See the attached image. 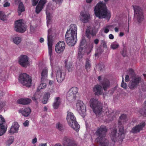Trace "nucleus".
I'll return each mask as SVG.
<instances>
[{
  "label": "nucleus",
  "mask_w": 146,
  "mask_h": 146,
  "mask_svg": "<svg viewBox=\"0 0 146 146\" xmlns=\"http://www.w3.org/2000/svg\"><path fill=\"white\" fill-rule=\"evenodd\" d=\"M127 121L126 115L124 114H121L118 121L119 131L117 135V129L115 128L112 129L110 133L111 138L113 142L116 141L117 140L121 141L124 138L125 132L123 129V124L126 123Z\"/></svg>",
  "instance_id": "nucleus-1"
},
{
  "label": "nucleus",
  "mask_w": 146,
  "mask_h": 146,
  "mask_svg": "<svg viewBox=\"0 0 146 146\" xmlns=\"http://www.w3.org/2000/svg\"><path fill=\"white\" fill-rule=\"evenodd\" d=\"M107 129L105 126L102 125L98 127L95 133L98 136L96 141L100 146H114V143H110L108 139L106 138Z\"/></svg>",
  "instance_id": "nucleus-2"
},
{
  "label": "nucleus",
  "mask_w": 146,
  "mask_h": 146,
  "mask_svg": "<svg viewBox=\"0 0 146 146\" xmlns=\"http://www.w3.org/2000/svg\"><path fill=\"white\" fill-rule=\"evenodd\" d=\"M96 16L99 19L105 18L109 20L111 17L110 13L107 9L106 4L102 2L98 3L94 9Z\"/></svg>",
  "instance_id": "nucleus-3"
},
{
  "label": "nucleus",
  "mask_w": 146,
  "mask_h": 146,
  "mask_svg": "<svg viewBox=\"0 0 146 146\" xmlns=\"http://www.w3.org/2000/svg\"><path fill=\"white\" fill-rule=\"evenodd\" d=\"M66 119L69 125L71 127L77 131H79L80 126L77 122L76 118L72 113L68 112Z\"/></svg>",
  "instance_id": "nucleus-4"
},
{
  "label": "nucleus",
  "mask_w": 146,
  "mask_h": 146,
  "mask_svg": "<svg viewBox=\"0 0 146 146\" xmlns=\"http://www.w3.org/2000/svg\"><path fill=\"white\" fill-rule=\"evenodd\" d=\"M90 104V107L93 109L94 112L96 115H100L102 113V104L98 102L97 99L94 98L91 99Z\"/></svg>",
  "instance_id": "nucleus-5"
},
{
  "label": "nucleus",
  "mask_w": 146,
  "mask_h": 146,
  "mask_svg": "<svg viewBox=\"0 0 146 146\" xmlns=\"http://www.w3.org/2000/svg\"><path fill=\"white\" fill-rule=\"evenodd\" d=\"M77 34L67 31L65 36L66 41L70 46H74L77 41Z\"/></svg>",
  "instance_id": "nucleus-6"
},
{
  "label": "nucleus",
  "mask_w": 146,
  "mask_h": 146,
  "mask_svg": "<svg viewBox=\"0 0 146 146\" xmlns=\"http://www.w3.org/2000/svg\"><path fill=\"white\" fill-rule=\"evenodd\" d=\"M19 82L23 85L29 87L32 84V79L30 76L26 73L21 74L19 79Z\"/></svg>",
  "instance_id": "nucleus-7"
},
{
  "label": "nucleus",
  "mask_w": 146,
  "mask_h": 146,
  "mask_svg": "<svg viewBox=\"0 0 146 146\" xmlns=\"http://www.w3.org/2000/svg\"><path fill=\"white\" fill-rule=\"evenodd\" d=\"M134 11V19L139 23L141 22L143 19V16L142 10L138 6H133Z\"/></svg>",
  "instance_id": "nucleus-8"
},
{
  "label": "nucleus",
  "mask_w": 146,
  "mask_h": 146,
  "mask_svg": "<svg viewBox=\"0 0 146 146\" xmlns=\"http://www.w3.org/2000/svg\"><path fill=\"white\" fill-rule=\"evenodd\" d=\"M48 45V48L49 56L50 61L51 64L52 62L51 56L52 55V47L53 43V37L52 36V29H50L48 31V34L47 36Z\"/></svg>",
  "instance_id": "nucleus-9"
},
{
  "label": "nucleus",
  "mask_w": 146,
  "mask_h": 146,
  "mask_svg": "<svg viewBox=\"0 0 146 146\" xmlns=\"http://www.w3.org/2000/svg\"><path fill=\"white\" fill-rule=\"evenodd\" d=\"M76 109L79 113L83 117L86 115V108L82 101L78 100L76 104Z\"/></svg>",
  "instance_id": "nucleus-10"
},
{
  "label": "nucleus",
  "mask_w": 146,
  "mask_h": 146,
  "mask_svg": "<svg viewBox=\"0 0 146 146\" xmlns=\"http://www.w3.org/2000/svg\"><path fill=\"white\" fill-rule=\"evenodd\" d=\"M18 62L19 64L22 67L26 68L30 64L29 58L26 55H21L18 58Z\"/></svg>",
  "instance_id": "nucleus-11"
},
{
  "label": "nucleus",
  "mask_w": 146,
  "mask_h": 146,
  "mask_svg": "<svg viewBox=\"0 0 146 146\" xmlns=\"http://www.w3.org/2000/svg\"><path fill=\"white\" fill-rule=\"evenodd\" d=\"M15 30L17 32L23 33L26 30V28L22 20H20L15 21Z\"/></svg>",
  "instance_id": "nucleus-12"
},
{
  "label": "nucleus",
  "mask_w": 146,
  "mask_h": 146,
  "mask_svg": "<svg viewBox=\"0 0 146 146\" xmlns=\"http://www.w3.org/2000/svg\"><path fill=\"white\" fill-rule=\"evenodd\" d=\"M78 89L76 87L71 88L67 93L66 98L69 101L75 100L76 97V94L78 93Z\"/></svg>",
  "instance_id": "nucleus-13"
},
{
  "label": "nucleus",
  "mask_w": 146,
  "mask_h": 146,
  "mask_svg": "<svg viewBox=\"0 0 146 146\" xmlns=\"http://www.w3.org/2000/svg\"><path fill=\"white\" fill-rule=\"evenodd\" d=\"M141 81V78L139 76H135L132 77L129 84V88L131 90L134 89L138 86Z\"/></svg>",
  "instance_id": "nucleus-14"
},
{
  "label": "nucleus",
  "mask_w": 146,
  "mask_h": 146,
  "mask_svg": "<svg viewBox=\"0 0 146 146\" xmlns=\"http://www.w3.org/2000/svg\"><path fill=\"white\" fill-rule=\"evenodd\" d=\"M146 124L145 122L142 121L139 124L134 127L131 130L130 132L136 134L142 131L145 127Z\"/></svg>",
  "instance_id": "nucleus-15"
},
{
  "label": "nucleus",
  "mask_w": 146,
  "mask_h": 146,
  "mask_svg": "<svg viewBox=\"0 0 146 146\" xmlns=\"http://www.w3.org/2000/svg\"><path fill=\"white\" fill-rule=\"evenodd\" d=\"M62 144L63 146H78L73 140L66 137L64 138Z\"/></svg>",
  "instance_id": "nucleus-16"
},
{
  "label": "nucleus",
  "mask_w": 146,
  "mask_h": 146,
  "mask_svg": "<svg viewBox=\"0 0 146 146\" xmlns=\"http://www.w3.org/2000/svg\"><path fill=\"white\" fill-rule=\"evenodd\" d=\"M65 45L64 41H59L56 45L55 47L56 52L58 53L62 52L65 49Z\"/></svg>",
  "instance_id": "nucleus-17"
},
{
  "label": "nucleus",
  "mask_w": 146,
  "mask_h": 146,
  "mask_svg": "<svg viewBox=\"0 0 146 146\" xmlns=\"http://www.w3.org/2000/svg\"><path fill=\"white\" fill-rule=\"evenodd\" d=\"M56 76L57 82L58 83H60L64 79L65 74L63 72L62 69L60 68L57 71Z\"/></svg>",
  "instance_id": "nucleus-18"
},
{
  "label": "nucleus",
  "mask_w": 146,
  "mask_h": 146,
  "mask_svg": "<svg viewBox=\"0 0 146 146\" xmlns=\"http://www.w3.org/2000/svg\"><path fill=\"white\" fill-rule=\"evenodd\" d=\"M0 118L1 120L0 121V136H1L5 132L7 128L4 125L5 121L4 118L1 115H0Z\"/></svg>",
  "instance_id": "nucleus-19"
},
{
  "label": "nucleus",
  "mask_w": 146,
  "mask_h": 146,
  "mask_svg": "<svg viewBox=\"0 0 146 146\" xmlns=\"http://www.w3.org/2000/svg\"><path fill=\"white\" fill-rule=\"evenodd\" d=\"M86 42L84 38H82V39L80 44V48H81L83 50H85L90 52L91 51L92 48H93V46L92 44H91L89 45L86 48L85 46V45H86Z\"/></svg>",
  "instance_id": "nucleus-20"
},
{
  "label": "nucleus",
  "mask_w": 146,
  "mask_h": 146,
  "mask_svg": "<svg viewBox=\"0 0 146 146\" xmlns=\"http://www.w3.org/2000/svg\"><path fill=\"white\" fill-rule=\"evenodd\" d=\"M90 16L88 13L82 12L80 16V20L84 23H87L89 21Z\"/></svg>",
  "instance_id": "nucleus-21"
},
{
  "label": "nucleus",
  "mask_w": 146,
  "mask_h": 146,
  "mask_svg": "<svg viewBox=\"0 0 146 146\" xmlns=\"http://www.w3.org/2000/svg\"><path fill=\"white\" fill-rule=\"evenodd\" d=\"M48 68L47 67L43 68L41 70V80L45 81L47 79L48 76Z\"/></svg>",
  "instance_id": "nucleus-22"
},
{
  "label": "nucleus",
  "mask_w": 146,
  "mask_h": 146,
  "mask_svg": "<svg viewBox=\"0 0 146 146\" xmlns=\"http://www.w3.org/2000/svg\"><path fill=\"white\" fill-rule=\"evenodd\" d=\"M51 5L48 3L47 6L46 11L47 19V25L48 27L50 24V17L49 11L51 10L52 9L51 7Z\"/></svg>",
  "instance_id": "nucleus-23"
},
{
  "label": "nucleus",
  "mask_w": 146,
  "mask_h": 146,
  "mask_svg": "<svg viewBox=\"0 0 146 146\" xmlns=\"http://www.w3.org/2000/svg\"><path fill=\"white\" fill-rule=\"evenodd\" d=\"M19 126V125L17 122H14L9 131V132L11 134L17 133Z\"/></svg>",
  "instance_id": "nucleus-24"
},
{
  "label": "nucleus",
  "mask_w": 146,
  "mask_h": 146,
  "mask_svg": "<svg viewBox=\"0 0 146 146\" xmlns=\"http://www.w3.org/2000/svg\"><path fill=\"white\" fill-rule=\"evenodd\" d=\"M93 90L95 94L98 96L101 95L103 92L102 86L99 85H97L95 86L93 88Z\"/></svg>",
  "instance_id": "nucleus-25"
},
{
  "label": "nucleus",
  "mask_w": 146,
  "mask_h": 146,
  "mask_svg": "<svg viewBox=\"0 0 146 146\" xmlns=\"http://www.w3.org/2000/svg\"><path fill=\"white\" fill-rule=\"evenodd\" d=\"M61 102V100L60 97H55L54 98V102L52 104V106L54 109H57L60 105Z\"/></svg>",
  "instance_id": "nucleus-26"
},
{
  "label": "nucleus",
  "mask_w": 146,
  "mask_h": 146,
  "mask_svg": "<svg viewBox=\"0 0 146 146\" xmlns=\"http://www.w3.org/2000/svg\"><path fill=\"white\" fill-rule=\"evenodd\" d=\"M31 110L29 108H27L24 109H20L19 112L21 113L22 115L25 117H27L31 113Z\"/></svg>",
  "instance_id": "nucleus-27"
},
{
  "label": "nucleus",
  "mask_w": 146,
  "mask_h": 146,
  "mask_svg": "<svg viewBox=\"0 0 146 146\" xmlns=\"http://www.w3.org/2000/svg\"><path fill=\"white\" fill-rule=\"evenodd\" d=\"M101 84L103 87L104 90L106 91L107 89L109 88L110 85L109 80L106 79H104L103 81L101 82Z\"/></svg>",
  "instance_id": "nucleus-28"
},
{
  "label": "nucleus",
  "mask_w": 146,
  "mask_h": 146,
  "mask_svg": "<svg viewBox=\"0 0 146 146\" xmlns=\"http://www.w3.org/2000/svg\"><path fill=\"white\" fill-rule=\"evenodd\" d=\"M31 102V100L29 98H21L18 100L17 103L21 104L26 105L29 104Z\"/></svg>",
  "instance_id": "nucleus-29"
},
{
  "label": "nucleus",
  "mask_w": 146,
  "mask_h": 146,
  "mask_svg": "<svg viewBox=\"0 0 146 146\" xmlns=\"http://www.w3.org/2000/svg\"><path fill=\"white\" fill-rule=\"evenodd\" d=\"M106 113L107 115L108 116L109 118L108 120L109 121H111L114 118V112L111 109H110L108 110V111L106 112Z\"/></svg>",
  "instance_id": "nucleus-30"
},
{
  "label": "nucleus",
  "mask_w": 146,
  "mask_h": 146,
  "mask_svg": "<svg viewBox=\"0 0 146 146\" xmlns=\"http://www.w3.org/2000/svg\"><path fill=\"white\" fill-rule=\"evenodd\" d=\"M89 52L85 50H83L81 48H79L78 50V59L79 60H80L83 57V55L85 52L88 53Z\"/></svg>",
  "instance_id": "nucleus-31"
},
{
  "label": "nucleus",
  "mask_w": 146,
  "mask_h": 146,
  "mask_svg": "<svg viewBox=\"0 0 146 146\" xmlns=\"http://www.w3.org/2000/svg\"><path fill=\"white\" fill-rule=\"evenodd\" d=\"M96 34L95 31L92 28L89 27H88L86 31V35L88 36L90 35H91L92 36L95 35Z\"/></svg>",
  "instance_id": "nucleus-32"
},
{
  "label": "nucleus",
  "mask_w": 146,
  "mask_h": 146,
  "mask_svg": "<svg viewBox=\"0 0 146 146\" xmlns=\"http://www.w3.org/2000/svg\"><path fill=\"white\" fill-rule=\"evenodd\" d=\"M77 27L76 25L72 24L70 25V28L67 31H70L72 32L77 34Z\"/></svg>",
  "instance_id": "nucleus-33"
},
{
  "label": "nucleus",
  "mask_w": 146,
  "mask_h": 146,
  "mask_svg": "<svg viewBox=\"0 0 146 146\" xmlns=\"http://www.w3.org/2000/svg\"><path fill=\"white\" fill-rule=\"evenodd\" d=\"M25 11V8L23 3H21L19 5L18 9V13L19 15H20L21 12Z\"/></svg>",
  "instance_id": "nucleus-34"
},
{
  "label": "nucleus",
  "mask_w": 146,
  "mask_h": 146,
  "mask_svg": "<svg viewBox=\"0 0 146 146\" xmlns=\"http://www.w3.org/2000/svg\"><path fill=\"white\" fill-rule=\"evenodd\" d=\"M13 41L14 43L18 45L21 42V38L19 37H15L13 38Z\"/></svg>",
  "instance_id": "nucleus-35"
},
{
  "label": "nucleus",
  "mask_w": 146,
  "mask_h": 146,
  "mask_svg": "<svg viewBox=\"0 0 146 146\" xmlns=\"http://www.w3.org/2000/svg\"><path fill=\"white\" fill-rule=\"evenodd\" d=\"M91 67V64L90 60L87 58L86 59L85 64V68L87 71L90 70Z\"/></svg>",
  "instance_id": "nucleus-36"
},
{
  "label": "nucleus",
  "mask_w": 146,
  "mask_h": 146,
  "mask_svg": "<svg viewBox=\"0 0 146 146\" xmlns=\"http://www.w3.org/2000/svg\"><path fill=\"white\" fill-rule=\"evenodd\" d=\"M14 137H11L6 142V145L7 146H9L13 142Z\"/></svg>",
  "instance_id": "nucleus-37"
},
{
  "label": "nucleus",
  "mask_w": 146,
  "mask_h": 146,
  "mask_svg": "<svg viewBox=\"0 0 146 146\" xmlns=\"http://www.w3.org/2000/svg\"><path fill=\"white\" fill-rule=\"evenodd\" d=\"M0 19L3 21L6 19V16L4 13L2 11H0Z\"/></svg>",
  "instance_id": "nucleus-38"
},
{
  "label": "nucleus",
  "mask_w": 146,
  "mask_h": 146,
  "mask_svg": "<svg viewBox=\"0 0 146 146\" xmlns=\"http://www.w3.org/2000/svg\"><path fill=\"white\" fill-rule=\"evenodd\" d=\"M127 73L128 75H129L130 76L132 77H134L135 75V73L134 71L132 69H130L127 71Z\"/></svg>",
  "instance_id": "nucleus-39"
},
{
  "label": "nucleus",
  "mask_w": 146,
  "mask_h": 146,
  "mask_svg": "<svg viewBox=\"0 0 146 146\" xmlns=\"http://www.w3.org/2000/svg\"><path fill=\"white\" fill-rule=\"evenodd\" d=\"M40 96L38 94V92H36L33 95L32 98V99L33 100H36L40 98Z\"/></svg>",
  "instance_id": "nucleus-40"
},
{
  "label": "nucleus",
  "mask_w": 146,
  "mask_h": 146,
  "mask_svg": "<svg viewBox=\"0 0 146 146\" xmlns=\"http://www.w3.org/2000/svg\"><path fill=\"white\" fill-rule=\"evenodd\" d=\"M119 45L118 43L115 42L112 43L111 44V48L112 49H115L117 48Z\"/></svg>",
  "instance_id": "nucleus-41"
},
{
  "label": "nucleus",
  "mask_w": 146,
  "mask_h": 146,
  "mask_svg": "<svg viewBox=\"0 0 146 146\" xmlns=\"http://www.w3.org/2000/svg\"><path fill=\"white\" fill-rule=\"evenodd\" d=\"M46 0H40L38 5L44 8V5L46 3Z\"/></svg>",
  "instance_id": "nucleus-42"
},
{
  "label": "nucleus",
  "mask_w": 146,
  "mask_h": 146,
  "mask_svg": "<svg viewBox=\"0 0 146 146\" xmlns=\"http://www.w3.org/2000/svg\"><path fill=\"white\" fill-rule=\"evenodd\" d=\"M46 86V84L45 83H41L38 87V89L40 90L41 89L45 88Z\"/></svg>",
  "instance_id": "nucleus-43"
},
{
  "label": "nucleus",
  "mask_w": 146,
  "mask_h": 146,
  "mask_svg": "<svg viewBox=\"0 0 146 146\" xmlns=\"http://www.w3.org/2000/svg\"><path fill=\"white\" fill-rule=\"evenodd\" d=\"M56 127L60 131H62L64 129V127L60 123H57L56 125Z\"/></svg>",
  "instance_id": "nucleus-44"
},
{
  "label": "nucleus",
  "mask_w": 146,
  "mask_h": 146,
  "mask_svg": "<svg viewBox=\"0 0 146 146\" xmlns=\"http://www.w3.org/2000/svg\"><path fill=\"white\" fill-rule=\"evenodd\" d=\"M43 7H41L40 5H38L36 6V12L37 14L39 13L43 8Z\"/></svg>",
  "instance_id": "nucleus-45"
},
{
  "label": "nucleus",
  "mask_w": 146,
  "mask_h": 146,
  "mask_svg": "<svg viewBox=\"0 0 146 146\" xmlns=\"http://www.w3.org/2000/svg\"><path fill=\"white\" fill-rule=\"evenodd\" d=\"M121 86L125 89H126L127 88V84L125 83L124 82V78L123 76H122V80L121 84Z\"/></svg>",
  "instance_id": "nucleus-46"
},
{
  "label": "nucleus",
  "mask_w": 146,
  "mask_h": 146,
  "mask_svg": "<svg viewBox=\"0 0 146 146\" xmlns=\"http://www.w3.org/2000/svg\"><path fill=\"white\" fill-rule=\"evenodd\" d=\"M139 113L142 115L146 116V109L145 108H143L140 110Z\"/></svg>",
  "instance_id": "nucleus-47"
},
{
  "label": "nucleus",
  "mask_w": 146,
  "mask_h": 146,
  "mask_svg": "<svg viewBox=\"0 0 146 146\" xmlns=\"http://www.w3.org/2000/svg\"><path fill=\"white\" fill-rule=\"evenodd\" d=\"M113 26V25L108 26L104 28V31L105 33H107L109 32V28L110 27H112Z\"/></svg>",
  "instance_id": "nucleus-48"
},
{
  "label": "nucleus",
  "mask_w": 146,
  "mask_h": 146,
  "mask_svg": "<svg viewBox=\"0 0 146 146\" xmlns=\"http://www.w3.org/2000/svg\"><path fill=\"white\" fill-rule=\"evenodd\" d=\"M8 0H4L3 4L4 7H7L10 6V3L8 2Z\"/></svg>",
  "instance_id": "nucleus-49"
},
{
  "label": "nucleus",
  "mask_w": 146,
  "mask_h": 146,
  "mask_svg": "<svg viewBox=\"0 0 146 146\" xmlns=\"http://www.w3.org/2000/svg\"><path fill=\"white\" fill-rule=\"evenodd\" d=\"M65 66L68 69H69L72 66V63L71 62H69V64H67V61H65Z\"/></svg>",
  "instance_id": "nucleus-50"
},
{
  "label": "nucleus",
  "mask_w": 146,
  "mask_h": 146,
  "mask_svg": "<svg viewBox=\"0 0 146 146\" xmlns=\"http://www.w3.org/2000/svg\"><path fill=\"white\" fill-rule=\"evenodd\" d=\"M101 44L102 45L103 47L104 48H106V43L104 40H102L101 41Z\"/></svg>",
  "instance_id": "nucleus-51"
},
{
  "label": "nucleus",
  "mask_w": 146,
  "mask_h": 146,
  "mask_svg": "<svg viewBox=\"0 0 146 146\" xmlns=\"http://www.w3.org/2000/svg\"><path fill=\"white\" fill-rule=\"evenodd\" d=\"M32 5L33 6H35L37 4L39 0H32Z\"/></svg>",
  "instance_id": "nucleus-52"
},
{
  "label": "nucleus",
  "mask_w": 146,
  "mask_h": 146,
  "mask_svg": "<svg viewBox=\"0 0 146 146\" xmlns=\"http://www.w3.org/2000/svg\"><path fill=\"white\" fill-rule=\"evenodd\" d=\"M50 94L49 92L46 93L44 95V97L45 98H46V99H48V98H49L50 97Z\"/></svg>",
  "instance_id": "nucleus-53"
},
{
  "label": "nucleus",
  "mask_w": 146,
  "mask_h": 146,
  "mask_svg": "<svg viewBox=\"0 0 146 146\" xmlns=\"http://www.w3.org/2000/svg\"><path fill=\"white\" fill-rule=\"evenodd\" d=\"M5 103L0 100V110L5 106Z\"/></svg>",
  "instance_id": "nucleus-54"
},
{
  "label": "nucleus",
  "mask_w": 146,
  "mask_h": 146,
  "mask_svg": "<svg viewBox=\"0 0 146 146\" xmlns=\"http://www.w3.org/2000/svg\"><path fill=\"white\" fill-rule=\"evenodd\" d=\"M29 121L26 120L23 123V125L25 127H27L29 126Z\"/></svg>",
  "instance_id": "nucleus-55"
},
{
  "label": "nucleus",
  "mask_w": 146,
  "mask_h": 146,
  "mask_svg": "<svg viewBox=\"0 0 146 146\" xmlns=\"http://www.w3.org/2000/svg\"><path fill=\"white\" fill-rule=\"evenodd\" d=\"M48 99H46V98H45L44 97L43 100L42 101V102L44 104H46L47 103V101H48Z\"/></svg>",
  "instance_id": "nucleus-56"
},
{
  "label": "nucleus",
  "mask_w": 146,
  "mask_h": 146,
  "mask_svg": "<svg viewBox=\"0 0 146 146\" xmlns=\"http://www.w3.org/2000/svg\"><path fill=\"white\" fill-rule=\"evenodd\" d=\"M53 1H55L56 4H60L61 3L63 0H53Z\"/></svg>",
  "instance_id": "nucleus-57"
},
{
  "label": "nucleus",
  "mask_w": 146,
  "mask_h": 146,
  "mask_svg": "<svg viewBox=\"0 0 146 146\" xmlns=\"http://www.w3.org/2000/svg\"><path fill=\"white\" fill-rule=\"evenodd\" d=\"M125 81L127 82L129 81V75H126L125 78Z\"/></svg>",
  "instance_id": "nucleus-58"
},
{
  "label": "nucleus",
  "mask_w": 146,
  "mask_h": 146,
  "mask_svg": "<svg viewBox=\"0 0 146 146\" xmlns=\"http://www.w3.org/2000/svg\"><path fill=\"white\" fill-rule=\"evenodd\" d=\"M37 142V139L35 137V138L33 139L32 141V142L34 144Z\"/></svg>",
  "instance_id": "nucleus-59"
},
{
  "label": "nucleus",
  "mask_w": 146,
  "mask_h": 146,
  "mask_svg": "<svg viewBox=\"0 0 146 146\" xmlns=\"http://www.w3.org/2000/svg\"><path fill=\"white\" fill-rule=\"evenodd\" d=\"M109 38L111 39H113L114 38V36L112 34H110L109 35Z\"/></svg>",
  "instance_id": "nucleus-60"
},
{
  "label": "nucleus",
  "mask_w": 146,
  "mask_h": 146,
  "mask_svg": "<svg viewBox=\"0 0 146 146\" xmlns=\"http://www.w3.org/2000/svg\"><path fill=\"white\" fill-rule=\"evenodd\" d=\"M53 81L52 80H49V84L50 85H52L53 84Z\"/></svg>",
  "instance_id": "nucleus-61"
},
{
  "label": "nucleus",
  "mask_w": 146,
  "mask_h": 146,
  "mask_svg": "<svg viewBox=\"0 0 146 146\" xmlns=\"http://www.w3.org/2000/svg\"><path fill=\"white\" fill-rule=\"evenodd\" d=\"M39 146H47V144L41 143L39 145Z\"/></svg>",
  "instance_id": "nucleus-62"
},
{
  "label": "nucleus",
  "mask_w": 146,
  "mask_h": 146,
  "mask_svg": "<svg viewBox=\"0 0 146 146\" xmlns=\"http://www.w3.org/2000/svg\"><path fill=\"white\" fill-rule=\"evenodd\" d=\"M99 40L98 39H96L94 40V42L96 44H98L99 42Z\"/></svg>",
  "instance_id": "nucleus-63"
},
{
  "label": "nucleus",
  "mask_w": 146,
  "mask_h": 146,
  "mask_svg": "<svg viewBox=\"0 0 146 146\" xmlns=\"http://www.w3.org/2000/svg\"><path fill=\"white\" fill-rule=\"evenodd\" d=\"M114 30L116 32H117L119 31V28L117 27H116L115 28Z\"/></svg>",
  "instance_id": "nucleus-64"
}]
</instances>
